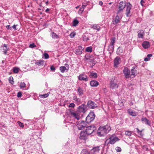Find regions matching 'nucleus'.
Wrapping results in <instances>:
<instances>
[{
    "mask_svg": "<svg viewBox=\"0 0 154 154\" xmlns=\"http://www.w3.org/2000/svg\"><path fill=\"white\" fill-rule=\"evenodd\" d=\"M89 62H91L92 63V66H90L91 67V68H92L93 66H94L95 64L97 62L95 60L93 59H90L89 60Z\"/></svg>",
    "mask_w": 154,
    "mask_h": 154,
    "instance_id": "nucleus-31",
    "label": "nucleus"
},
{
    "mask_svg": "<svg viewBox=\"0 0 154 154\" xmlns=\"http://www.w3.org/2000/svg\"><path fill=\"white\" fill-rule=\"evenodd\" d=\"M121 60L120 58L119 57H117L114 60V65L117 66V65L120 63V62Z\"/></svg>",
    "mask_w": 154,
    "mask_h": 154,
    "instance_id": "nucleus-25",
    "label": "nucleus"
},
{
    "mask_svg": "<svg viewBox=\"0 0 154 154\" xmlns=\"http://www.w3.org/2000/svg\"><path fill=\"white\" fill-rule=\"evenodd\" d=\"M88 135L85 131H82L80 133L79 138L81 140H85L87 138Z\"/></svg>",
    "mask_w": 154,
    "mask_h": 154,
    "instance_id": "nucleus-15",
    "label": "nucleus"
},
{
    "mask_svg": "<svg viewBox=\"0 0 154 154\" xmlns=\"http://www.w3.org/2000/svg\"><path fill=\"white\" fill-rule=\"evenodd\" d=\"M136 129L137 130V132L138 134H139L140 135L142 136L141 135L142 131H140L138 128H136Z\"/></svg>",
    "mask_w": 154,
    "mask_h": 154,
    "instance_id": "nucleus-53",
    "label": "nucleus"
},
{
    "mask_svg": "<svg viewBox=\"0 0 154 154\" xmlns=\"http://www.w3.org/2000/svg\"><path fill=\"white\" fill-rule=\"evenodd\" d=\"M91 27L93 29H100V28L99 26L97 24H94L91 26Z\"/></svg>",
    "mask_w": 154,
    "mask_h": 154,
    "instance_id": "nucleus-33",
    "label": "nucleus"
},
{
    "mask_svg": "<svg viewBox=\"0 0 154 154\" xmlns=\"http://www.w3.org/2000/svg\"><path fill=\"white\" fill-rule=\"evenodd\" d=\"M129 105H130V106H131L132 105H133V103L132 102V101H130L129 103Z\"/></svg>",
    "mask_w": 154,
    "mask_h": 154,
    "instance_id": "nucleus-63",
    "label": "nucleus"
},
{
    "mask_svg": "<svg viewBox=\"0 0 154 154\" xmlns=\"http://www.w3.org/2000/svg\"><path fill=\"white\" fill-rule=\"evenodd\" d=\"M20 87L21 88H25L26 87V84L24 82H21L20 83Z\"/></svg>",
    "mask_w": 154,
    "mask_h": 154,
    "instance_id": "nucleus-43",
    "label": "nucleus"
},
{
    "mask_svg": "<svg viewBox=\"0 0 154 154\" xmlns=\"http://www.w3.org/2000/svg\"><path fill=\"white\" fill-rule=\"evenodd\" d=\"M142 148L144 150L147 151L148 150V148L147 145H143L142 147Z\"/></svg>",
    "mask_w": 154,
    "mask_h": 154,
    "instance_id": "nucleus-49",
    "label": "nucleus"
},
{
    "mask_svg": "<svg viewBox=\"0 0 154 154\" xmlns=\"http://www.w3.org/2000/svg\"><path fill=\"white\" fill-rule=\"evenodd\" d=\"M19 68L17 67H14L13 68V72L14 73H17L19 71Z\"/></svg>",
    "mask_w": 154,
    "mask_h": 154,
    "instance_id": "nucleus-34",
    "label": "nucleus"
},
{
    "mask_svg": "<svg viewBox=\"0 0 154 154\" xmlns=\"http://www.w3.org/2000/svg\"><path fill=\"white\" fill-rule=\"evenodd\" d=\"M87 122L83 121H80L76 125L78 129L82 130L83 129L87 126Z\"/></svg>",
    "mask_w": 154,
    "mask_h": 154,
    "instance_id": "nucleus-5",
    "label": "nucleus"
},
{
    "mask_svg": "<svg viewBox=\"0 0 154 154\" xmlns=\"http://www.w3.org/2000/svg\"><path fill=\"white\" fill-rule=\"evenodd\" d=\"M152 56V54H148L147 55V57L149 59H150V57Z\"/></svg>",
    "mask_w": 154,
    "mask_h": 154,
    "instance_id": "nucleus-57",
    "label": "nucleus"
},
{
    "mask_svg": "<svg viewBox=\"0 0 154 154\" xmlns=\"http://www.w3.org/2000/svg\"><path fill=\"white\" fill-rule=\"evenodd\" d=\"M83 40L84 41H87L90 39V38L89 36H87L85 34L83 35Z\"/></svg>",
    "mask_w": 154,
    "mask_h": 154,
    "instance_id": "nucleus-32",
    "label": "nucleus"
},
{
    "mask_svg": "<svg viewBox=\"0 0 154 154\" xmlns=\"http://www.w3.org/2000/svg\"><path fill=\"white\" fill-rule=\"evenodd\" d=\"M116 41V38L112 37L111 39V42L110 45L108 46V50L109 51L112 52L114 50V45Z\"/></svg>",
    "mask_w": 154,
    "mask_h": 154,
    "instance_id": "nucleus-6",
    "label": "nucleus"
},
{
    "mask_svg": "<svg viewBox=\"0 0 154 154\" xmlns=\"http://www.w3.org/2000/svg\"><path fill=\"white\" fill-rule=\"evenodd\" d=\"M78 79L80 81H83L85 82H87L88 80V76L84 74L80 75L78 77Z\"/></svg>",
    "mask_w": 154,
    "mask_h": 154,
    "instance_id": "nucleus-14",
    "label": "nucleus"
},
{
    "mask_svg": "<svg viewBox=\"0 0 154 154\" xmlns=\"http://www.w3.org/2000/svg\"><path fill=\"white\" fill-rule=\"evenodd\" d=\"M92 47L91 46L87 47L85 49V51L87 52L91 53L92 51Z\"/></svg>",
    "mask_w": 154,
    "mask_h": 154,
    "instance_id": "nucleus-38",
    "label": "nucleus"
},
{
    "mask_svg": "<svg viewBox=\"0 0 154 154\" xmlns=\"http://www.w3.org/2000/svg\"><path fill=\"white\" fill-rule=\"evenodd\" d=\"M22 96V92L20 91H19L18 92L17 94V97H21Z\"/></svg>",
    "mask_w": 154,
    "mask_h": 154,
    "instance_id": "nucleus-56",
    "label": "nucleus"
},
{
    "mask_svg": "<svg viewBox=\"0 0 154 154\" xmlns=\"http://www.w3.org/2000/svg\"><path fill=\"white\" fill-rule=\"evenodd\" d=\"M69 111L70 112L71 115L73 117L77 120H80L81 117L79 113H77L76 112H75L74 110L71 109H69Z\"/></svg>",
    "mask_w": 154,
    "mask_h": 154,
    "instance_id": "nucleus-10",
    "label": "nucleus"
},
{
    "mask_svg": "<svg viewBox=\"0 0 154 154\" xmlns=\"http://www.w3.org/2000/svg\"><path fill=\"white\" fill-rule=\"evenodd\" d=\"M142 46L144 48H147L150 46V43L148 41H145L142 44Z\"/></svg>",
    "mask_w": 154,
    "mask_h": 154,
    "instance_id": "nucleus-24",
    "label": "nucleus"
},
{
    "mask_svg": "<svg viewBox=\"0 0 154 154\" xmlns=\"http://www.w3.org/2000/svg\"><path fill=\"white\" fill-rule=\"evenodd\" d=\"M116 149L117 152H120L122 150L121 148L119 147H117Z\"/></svg>",
    "mask_w": 154,
    "mask_h": 154,
    "instance_id": "nucleus-52",
    "label": "nucleus"
},
{
    "mask_svg": "<svg viewBox=\"0 0 154 154\" xmlns=\"http://www.w3.org/2000/svg\"><path fill=\"white\" fill-rule=\"evenodd\" d=\"M17 123L20 127L21 128H23L24 127V125L23 123L20 121H18Z\"/></svg>",
    "mask_w": 154,
    "mask_h": 154,
    "instance_id": "nucleus-47",
    "label": "nucleus"
},
{
    "mask_svg": "<svg viewBox=\"0 0 154 154\" xmlns=\"http://www.w3.org/2000/svg\"><path fill=\"white\" fill-rule=\"evenodd\" d=\"M109 138L111 142V144H114L116 141L119 140V139L117 137L111 136Z\"/></svg>",
    "mask_w": 154,
    "mask_h": 154,
    "instance_id": "nucleus-21",
    "label": "nucleus"
},
{
    "mask_svg": "<svg viewBox=\"0 0 154 154\" xmlns=\"http://www.w3.org/2000/svg\"><path fill=\"white\" fill-rule=\"evenodd\" d=\"M99 146H97L93 147L91 150V152L94 154H98L100 151Z\"/></svg>",
    "mask_w": 154,
    "mask_h": 154,
    "instance_id": "nucleus-16",
    "label": "nucleus"
},
{
    "mask_svg": "<svg viewBox=\"0 0 154 154\" xmlns=\"http://www.w3.org/2000/svg\"><path fill=\"white\" fill-rule=\"evenodd\" d=\"M52 37L53 38H58V36L54 32H52Z\"/></svg>",
    "mask_w": 154,
    "mask_h": 154,
    "instance_id": "nucleus-42",
    "label": "nucleus"
},
{
    "mask_svg": "<svg viewBox=\"0 0 154 154\" xmlns=\"http://www.w3.org/2000/svg\"><path fill=\"white\" fill-rule=\"evenodd\" d=\"M128 112L130 115L133 116H135L137 115V112L130 109L128 110Z\"/></svg>",
    "mask_w": 154,
    "mask_h": 154,
    "instance_id": "nucleus-20",
    "label": "nucleus"
},
{
    "mask_svg": "<svg viewBox=\"0 0 154 154\" xmlns=\"http://www.w3.org/2000/svg\"><path fill=\"white\" fill-rule=\"evenodd\" d=\"M109 85L110 88L113 90L116 89L118 88V85L117 83L116 80L115 79L114 77H112L111 79Z\"/></svg>",
    "mask_w": 154,
    "mask_h": 154,
    "instance_id": "nucleus-2",
    "label": "nucleus"
},
{
    "mask_svg": "<svg viewBox=\"0 0 154 154\" xmlns=\"http://www.w3.org/2000/svg\"><path fill=\"white\" fill-rule=\"evenodd\" d=\"M87 5V4L86 3H83L82 4V6L81 7L85 9L86 7V6Z\"/></svg>",
    "mask_w": 154,
    "mask_h": 154,
    "instance_id": "nucleus-54",
    "label": "nucleus"
},
{
    "mask_svg": "<svg viewBox=\"0 0 154 154\" xmlns=\"http://www.w3.org/2000/svg\"><path fill=\"white\" fill-rule=\"evenodd\" d=\"M127 3L123 2H120L118 5V9L117 12V14L122 12L126 6Z\"/></svg>",
    "mask_w": 154,
    "mask_h": 154,
    "instance_id": "nucleus-4",
    "label": "nucleus"
},
{
    "mask_svg": "<svg viewBox=\"0 0 154 154\" xmlns=\"http://www.w3.org/2000/svg\"><path fill=\"white\" fill-rule=\"evenodd\" d=\"M50 92H49L48 93L46 94H44L40 95L39 97L42 98H45L47 97H48V96H49V94H50Z\"/></svg>",
    "mask_w": 154,
    "mask_h": 154,
    "instance_id": "nucleus-36",
    "label": "nucleus"
},
{
    "mask_svg": "<svg viewBox=\"0 0 154 154\" xmlns=\"http://www.w3.org/2000/svg\"><path fill=\"white\" fill-rule=\"evenodd\" d=\"M84 48L81 46H79L75 50V53L77 55H80L82 53V50Z\"/></svg>",
    "mask_w": 154,
    "mask_h": 154,
    "instance_id": "nucleus-19",
    "label": "nucleus"
},
{
    "mask_svg": "<svg viewBox=\"0 0 154 154\" xmlns=\"http://www.w3.org/2000/svg\"><path fill=\"white\" fill-rule=\"evenodd\" d=\"M95 129V127L94 125H90L86 128L85 131L88 135L92 134Z\"/></svg>",
    "mask_w": 154,
    "mask_h": 154,
    "instance_id": "nucleus-7",
    "label": "nucleus"
},
{
    "mask_svg": "<svg viewBox=\"0 0 154 154\" xmlns=\"http://www.w3.org/2000/svg\"><path fill=\"white\" fill-rule=\"evenodd\" d=\"M18 25L17 24V25H15V24H14L13 26H12V28H14V29H16V27L17 26H18Z\"/></svg>",
    "mask_w": 154,
    "mask_h": 154,
    "instance_id": "nucleus-58",
    "label": "nucleus"
},
{
    "mask_svg": "<svg viewBox=\"0 0 154 154\" xmlns=\"http://www.w3.org/2000/svg\"><path fill=\"white\" fill-rule=\"evenodd\" d=\"M76 35V33L74 32H71L69 35L70 37L72 38H73Z\"/></svg>",
    "mask_w": 154,
    "mask_h": 154,
    "instance_id": "nucleus-44",
    "label": "nucleus"
},
{
    "mask_svg": "<svg viewBox=\"0 0 154 154\" xmlns=\"http://www.w3.org/2000/svg\"><path fill=\"white\" fill-rule=\"evenodd\" d=\"M6 28H7V29H10L11 28L10 25L6 26Z\"/></svg>",
    "mask_w": 154,
    "mask_h": 154,
    "instance_id": "nucleus-61",
    "label": "nucleus"
},
{
    "mask_svg": "<svg viewBox=\"0 0 154 154\" xmlns=\"http://www.w3.org/2000/svg\"><path fill=\"white\" fill-rule=\"evenodd\" d=\"M44 56L45 59H48L49 58V55L47 53H45L44 54Z\"/></svg>",
    "mask_w": 154,
    "mask_h": 154,
    "instance_id": "nucleus-48",
    "label": "nucleus"
},
{
    "mask_svg": "<svg viewBox=\"0 0 154 154\" xmlns=\"http://www.w3.org/2000/svg\"><path fill=\"white\" fill-rule=\"evenodd\" d=\"M75 106V105L74 103H70L69 106V107H73L74 108Z\"/></svg>",
    "mask_w": 154,
    "mask_h": 154,
    "instance_id": "nucleus-51",
    "label": "nucleus"
},
{
    "mask_svg": "<svg viewBox=\"0 0 154 154\" xmlns=\"http://www.w3.org/2000/svg\"><path fill=\"white\" fill-rule=\"evenodd\" d=\"M121 18L119 17L118 15L116 16L113 18L112 21V23L114 24H116L120 22Z\"/></svg>",
    "mask_w": 154,
    "mask_h": 154,
    "instance_id": "nucleus-18",
    "label": "nucleus"
},
{
    "mask_svg": "<svg viewBox=\"0 0 154 154\" xmlns=\"http://www.w3.org/2000/svg\"><path fill=\"white\" fill-rule=\"evenodd\" d=\"M1 48H3V49L4 50L3 51L4 54L5 55H6L7 53V51L8 50V48L7 47V45L5 44L4 45V46L2 47H1Z\"/></svg>",
    "mask_w": 154,
    "mask_h": 154,
    "instance_id": "nucleus-27",
    "label": "nucleus"
},
{
    "mask_svg": "<svg viewBox=\"0 0 154 154\" xmlns=\"http://www.w3.org/2000/svg\"><path fill=\"white\" fill-rule=\"evenodd\" d=\"M69 65L67 63L65 64V66H62L60 67V70L62 73H63L65 71L67 72L69 69Z\"/></svg>",
    "mask_w": 154,
    "mask_h": 154,
    "instance_id": "nucleus-13",
    "label": "nucleus"
},
{
    "mask_svg": "<svg viewBox=\"0 0 154 154\" xmlns=\"http://www.w3.org/2000/svg\"><path fill=\"white\" fill-rule=\"evenodd\" d=\"M132 134L131 132L129 131H126L125 132V135L130 136Z\"/></svg>",
    "mask_w": 154,
    "mask_h": 154,
    "instance_id": "nucleus-46",
    "label": "nucleus"
},
{
    "mask_svg": "<svg viewBox=\"0 0 154 154\" xmlns=\"http://www.w3.org/2000/svg\"><path fill=\"white\" fill-rule=\"evenodd\" d=\"M86 106L85 104H81L78 107V111L80 113H85L86 111Z\"/></svg>",
    "mask_w": 154,
    "mask_h": 154,
    "instance_id": "nucleus-12",
    "label": "nucleus"
},
{
    "mask_svg": "<svg viewBox=\"0 0 154 154\" xmlns=\"http://www.w3.org/2000/svg\"><path fill=\"white\" fill-rule=\"evenodd\" d=\"M95 116V115L94 112H91L86 117V122L88 123L91 122L94 120Z\"/></svg>",
    "mask_w": 154,
    "mask_h": 154,
    "instance_id": "nucleus-3",
    "label": "nucleus"
},
{
    "mask_svg": "<svg viewBox=\"0 0 154 154\" xmlns=\"http://www.w3.org/2000/svg\"><path fill=\"white\" fill-rule=\"evenodd\" d=\"M29 47L30 48H33L36 47V45L34 43H32L30 45Z\"/></svg>",
    "mask_w": 154,
    "mask_h": 154,
    "instance_id": "nucleus-55",
    "label": "nucleus"
},
{
    "mask_svg": "<svg viewBox=\"0 0 154 154\" xmlns=\"http://www.w3.org/2000/svg\"><path fill=\"white\" fill-rule=\"evenodd\" d=\"M84 9L83 8H81L78 11V14H82L84 11Z\"/></svg>",
    "mask_w": 154,
    "mask_h": 154,
    "instance_id": "nucleus-45",
    "label": "nucleus"
},
{
    "mask_svg": "<svg viewBox=\"0 0 154 154\" xmlns=\"http://www.w3.org/2000/svg\"><path fill=\"white\" fill-rule=\"evenodd\" d=\"M111 130V128L109 124H107L104 126H100L97 131L98 135L104 136L108 133Z\"/></svg>",
    "mask_w": 154,
    "mask_h": 154,
    "instance_id": "nucleus-1",
    "label": "nucleus"
},
{
    "mask_svg": "<svg viewBox=\"0 0 154 154\" xmlns=\"http://www.w3.org/2000/svg\"><path fill=\"white\" fill-rule=\"evenodd\" d=\"M80 154H90L89 152L86 149H83Z\"/></svg>",
    "mask_w": 154,
    "mask_h": 154,
    "instance_id": "nucleus-35",
    "label": "nucleus"
},
{
    "mask_svg": "<svg viewBox=\"0 0 154 154\" xmlns=\"http://www.w3.org/2000/svg\"><path fill=\"white\" fill-rule=\"evenodd\" d=\"M126 6L125 14L127 17H128L131 16L130 11L132 7V5L129 2H128L127 3Z\"/></svg>",
    "mask_w": 154,
    "mask_h": 154,
    "instance_id": "nucleus-8",
    "label": "nucleus"
},
{
    "mask_svg": "<svg viewBox=\"0 0 154 154\" xmlns=\"http://www.w3.org/2000/svg\"><path fill=\"white\" fill-rule=\"evenodd\" d=\"M90 84L91 86L96 87L99 85V83L96 80H93L90 82Z\"/></svg>",
    "mask_w": 154,
    "mask_h": 154,
    "instance_id": "nucleus-22",
    "label": "nucleus"
},
{
    "mask_svg": "<svg viewBox=\"0 0 154 154\" xmlns=\"http://www.w3.org/2000/svg\"><path fill=\"white\" fill-rule=\"evenodd\" d=\"M9 82L10 83L13 84L14 83V81L13 80V78L12 76H10L9 77L8 79Z\"/></svg>",
    "mask_w": 154,
    "mask_h": 154,
    "instance_id": "nucleus-41",
    "label": "nucleus"
},
{
    "mask_svg": "<svg viewBox=\"0 0 154 154\" xmlns=\"http://www.w3.org/2000/svg\"><path fill=\"white\" fill-rule=\"evenodd\" d=\"M50 69L51 71H52L53 72H55V68L52 65L51 66Z\"/></svg>",
    "mask_w": 154,
    "mask_h": 154,
    "instance_id": "nucleus-50",
    "label": "nucleus"
},
{
    "mask_svg": "<svg viewBox=\"0 0 154 154\" xmlns=\"http://www.w3.org/2000/svg\"><path fill=\"white\" fill-rule=\"evenodd\" d=\"M123 73L124 74L125 77L126 79L131 77V75L130 74L129 69L127 67L124 68L123 70Z\"/></svg>",
    "mask_w": 154,
    "mask_h": 154,
    "instance_id": "nucleus-9",
    "label": "nucleus"
},
{
    "mask_svg": "<svg viewBox=\"0 0 154 154\" xmlns=\"http://www.w3.org/2000/svg\"><path fill=\"white\" fill-rule=\"evenodd\" d=\"M89 76L90 78H96L97 77V73H94V71H91L90 73Z\"/></svg>",
    "mask_w": 154,
    "mask_h": 154,
    "instance_id": "nucleus-28",
    "label": "nucleus"
},
{
    "mask_svg": "<svg viewBox=\"0 0 154 154\" xmlns=\"http://www.w3.org/2000/svg\"><path fill=\"white\" fill-rule=\"evenodd\" d=\"M137 67L136 66H133L131 70V72L132 75H133L134 77L136 76L137 74Z\"/></svg>",
    "mask_w": 154,
    "mask_h": 154,
    "instance_id": "nucleus-17",
    "label": "nucleus"
},
{
    "mask_svg": "<svg viewBox=\"0 0 154 154\" xmlns=\"http://www.w3.org/2000/svg\"><path fill=\"white\" fill-rule=\"evenodd\" d=\"M109 144H111V142L109 137L105 140L104 143V146H107V147H108V145Z\"/></svg>",
    "mask_w": 154,
    "mask_h": 154,
    "instance_id": "nucleus-30",
    "label": "nucleus"
},
{
    "mask_svg": "<svg viewBox=\"0 0 154 154\" xmlns=\"http://www.w3.org/2000/svg\"><path fill=\"white\" fill-rule=\"evenodd\" d=\"M143 30H141L138 33V36L139 38H142L143 36Z\"/></svg>",
    "mask_w": 154,
    "mask_h": 154,
    "instance_id": "nucleus-39",
    "label": "nucleus"
},
{
    "mask_svg": "<svg viewBox=\"0 0 154 154\" xmlns=\"http://www.w3.org/2000/svg\"><path fill=\"white\" fill-rule=\"evenodd\" d=\"M77 92L78 95L80 96H82L83 94L84 91L82 88L80 87H79L77 88Z\"/></svg>",
    "mask_w": 154,
    "mask_h": 154,
    "instance_id": "nucleus-26",
    "label": "nucleus"
},
{
    "mask_svg": "<svg viewBox=\"0 0 154 154\" xmlns=\"http://www.w3.org/2000/svg\"><path fill=\"white\" fill-rule=\"evenodd\" d=\"M50 9L48 8H47L45 11V12L46 13L48 12L49 11Z\"/></svg>",
    "mask_w": 154,
    "mask_h": 154,
    "instance_id": "nucleus-64",
    "label": "nucleus"
},
{
    "mask_svg": "<svg viewBox=\"0 0 154 154\" xmlns=\"http://www.w3.org/2000/svg\"><path fill=\"white\" fill-rule=\"evenodd\" d=\"M35 64L39 66H43L45 65V62L44 60H39L35 63Z\"/></svg>",
    "mask_w": 154,
    "mask_h": 154,
    "instance_id": "nucleus-29",
    "label": "nucleus"
},
{
    "mask_svg": "<svg viewBox=\"0 0 154 154\" xmlns=\"http://www.w3.org/2000/svg\"><path fill=\"white\" fill-rule=\"evenodd\" d=\"M86 106L90 109H94L97 107L96 104L91 100H89L87 103Z\"/></svg>",
    "mask_w": 154,
    "mask_h": 154,
    "instance_id": "nucleus-11",
    "label": "nucleus"
},
{
    "mask_svg": "<svg viewBox=\"0 0 154 154\" xmlns=\"http://www.w3.org/2000/svg\"><path fill=\"white\" fill-rule=\"evenodd\" d=\"M99 5L101 6L102 5H103V2L102 1H99Z\"/></svg>",
    "mask_w": 154,
    "mask_h": 154,
    "instance_id": "nucleus-62",
    "label": "nucleus"
},
{
    "mask_svg": "<svg viewBox=\"0 0 154 154\" xmlns=\"http://www.w3.org/2000/svg\"><path fill=\"white\" fill-rule=\"evenodd\" d=\"M79 23V21L76 19H74L73 21L72 25L73 26H76Z\"/></svg>",
    "mask_w": 154,
    "mask_h": 154,
    "instance_id": "nucleus-37",
    "label": "nucleus"
},
{
    "mask_svg": "<svg viewBox=\"0 0 154 154\" xmlns=\"http://www.w3.org/2000/svg\"><path fill=\"white\" fill-rule=\"evenodd\" d=\"M73 100L76 102V103H79L80 102L81 100L79 98H78L77 97L75 96L73 97Z\"/></svg>",
    "mask_w": 154,
    "mask_h": 154,
    "instance_id": "nucleus-40",
    "label": "nucleus"
},
{
    "mask_svg": "<svg viewBox=\"0 0 154 154\" xmlns=\"http://www.w3.org/2000/svg\"><path fill=\"white\" fill-rule=\"evenodd\" d=\"M149 60V59L147 57H145L144 58V60L145 61H147Z\"/></svg>",
    "mask_w": 154,
    "mask_h": 154,
    "instance_id": "nucleus-60",
    "label": "nucleus"
},
{
    "mask_svg": "<svg viewBox=\"0 0 154 154\" xmlns=\"http://www.w3.org/2000/svg\"><path fill=\"white\" fill-rule=\"evenodd\" d=\"M141 121L143 122V123H144L148 125L149 126H151V122L149 121L146 118L144 117L141 119Z\"/></svg>",
    "mask_w": 154,
    "mask_h": 154,
    "instance_id": "nucleus-23",
    "label": "nucleus"
},
{
    "mask_svg": "<svg viewBox=\"0 0 154 154\" xmlns=\"http://www.w3.org/2000/svg\"><path fill=\"white\" fill-rule=\"evenodd\" d=\"M144 3V1L143 0H141L140 2V4L142 6H143V3Z\"/></svg>",
    "mask_w": 154,
    "mask_h": 154,
    "instance_id": "nucleus-59",
    "label": "nucleus"
}]
</instances>
